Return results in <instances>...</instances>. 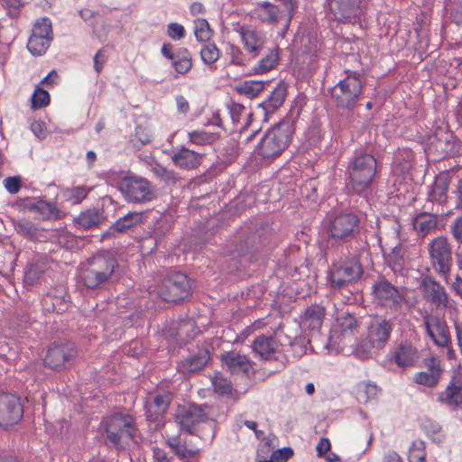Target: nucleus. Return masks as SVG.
Returning <instances> with one entry per match:
<instances>
[{
  "label": "nucleus",
  "instance_id": "1",
  "mask_svg": "<svg viewBox=\"0 0 462 462\" xmlns=\"http://www.w3.org/2000/svg\"><path fill=\"white\" fill-rule=\"evenodd\" d=\"M106 441L116 449H125L137 443V430L129 414L116 413L104 420Z\"/></svg>",
  "mask_w": 462,
  "mask_h": 462
},
{
  "label": "nucleus",
  "instance_id": "2",
  "mask_svg": "<svg viewBox=\"0 0 462 462\" xmlns=\"http://www.w3.org/2000/svg\"><path fill=\"white\" fill-rule=\"evenodd\" d=\"M116 266V261L109 254H95L81 264V281L87 288H98L112 278Z\"/></svg>",
  "mask_w": 462,
  "mask_h": 462
},
{
  "label": "nucleus",
  "instance_id": "3",
  "mask_svg": "<svg viewBox=\"0 0 462 462\" xmlns=\"http://www.w3.org/2000/svg\"><path fill=\"white\" fill-rule=\"evenodd\" d=\"M377 162L375 158L368 153L356 156L348 166L347 189L356 194L369 190L375 177Z\"/></svg>",
  "mask_w": 462,
  "mask_h": 462
},
{
  "label": "nucleus",
  "instance_id": "4",
  "mask_svg": "<svg viewBox=\"0 0 462 462\" xmlns=\"http://www.w3.org/2000/svg\"><path fill=\"white\" fill-rule=\"evenodd\" d=\"M292 128L289 123L282 122L269 129L257 146L263 157H274L281 154L289 145Z\"/></svg>",
  "mask_w": 462,
  "mask_h": 462
},
{
  "label": "nucleus",
  "instance_id": "5",
  "mask_svg": "<svg viewBox=\"0 0 462 462\" xmlns=\"http://www.w3.org/2000/svg\"><path fill=\"white\" fill-rule=\"evenodd\" d=\"M391 331L392 324L389 320L381 318L373 320L369 326L367 337L356 346V355L364 358L370 355L374 347H382L390 337Z\"/></svg>",
  "mask_w": 462,
  "mask_h": 462
},
{
  "label": "nucleus",
  "instance_id": "6",
  "mask_svg": "<svg viewBox=\"0 0 462 462\" xmlns=\"http://www.w3.org/2000/svg\"><path fill=\"white\" fill-rule=\"evenodd\" d=\"M330 93L337 106L352 109L362 93V82L357 76H347L334 86Z\"/></svg>",
  "mask_w": 462,
  "mask_h": 462
},
{
  "label": "nucleus",
  "instance_id": "7",
  "mask_svg": "<svg viewBox=\"0 0 462 462\" xmlns=\"http://www.w3.org/2000/svg\"><path fill=\"white\" fill-rule=\"evenodd\" d=\"M191 285L184 273H176L166 278L158 289V295L165 301L178 302L188 298Z\"/></svg>",
  "mask_w": 462,
  "mask_h": 462
},
{
  "label": "nucleus",
  "instance_id": "8",
  "mask_svg": "<svg viewBox=\"0 0 462 462\" xmlns=\"http://www.w3.org/2000/svg\"><path fill=\"white\" fill-rule=\"evenodd\" d=\"M363 273L361 264L356 260H347L335 263L329 273L331 286L342 289L360 279Z\"/></svg>",
  "mask_w": 462,
  "mask_h": 462
},
{
  "label": "nucleus",
  "instance_id": "9",
  "mask_svg": "<svg viewBox=\"0 0 462 462\" xmlns=\"http://www.w3.org/2000/svg\"><path fill=\"white\" fill-rule=\"evenodd\" d=\"M358 217L349 212L340 213L330 221L328 229L330 236L336 240L347 241L356 232Z\"/></svg>",
  "mask_w": 462,
  "mask_h": 462
},
{
  "label": "nucleus",
  "instance_id": "10",
  "mask_svg": "<svg viewBox=\"0 0 462 462\" xmlns=\"http://www.w3.org/2000/svg\"><path fill=\"white\" fill-rule=\"evenodd\" d=\"M208 419L202 408L194 404L180 405L175 413L176 422L182 430L190 433L197 430L199 424L206 422Z\"/></svg>",
  "mask_w": 462,
  "mask_h": 462
},
{
  "label": "nucleus",
  "instance_id": "11",
  "mask_svg": "<svg viewBox=\"0 0 462 462\" xmlns=\"http://www.w3.org/2000/svg\"><path fill=\"white\" fill-rule=\"evenodd\" d=\"M430 254L435 270L444 275L450 272L451 249L448 239L436 237L430 245Z\"/></svg>",
  "mask_w": 462,
  "mask_h": 462
},
{
  "label": "nucleus",
  "instance_id": "12",
  "mask_svg": "<svg viewBox=\"0 0 462 462\" xmlns=\"http://www.w3.org/2000/svg\"><path fill=\"white\" fill-rule=\"evenodd\" d=\"M424 371L417 372L412 381L420 385L434 388L438 385L444 372L441 360L437 356H430L423 359Z\"/></svg>",
  "mask_w": 462,
  "mask_h": 462
},
{
  "label": "nucleus",
  "instance_id": "13",
  "mask_svg": "<svg viewBox=\"0 0 462 462\" xmlns=\"http://www.w3.org/2000/svg\"><path fill=\"white\" fill-rule=\"evenodd\" d=\"M121 189L128 199L134 202L149 201L153 198L151 184L143 178H125L121 182Z\"/></svg>",
  "mask_w": 462,
  "mask_h": 462
},
{
  "label": "nucleus",
  "instance_id": "14",
  "mask_svg": "<svg viewBox=\"0 0 462 462\" xmlns=\"http://www.w3.org/2000/svg\"><path fill=\"white\" fill-rule=\"evenodd\" d=\"M23 413V410L17 396L11 393L0 394V426L6 428L17 423Z\"/></svg>",
  "mask_w": 462,
  "mask_h": 462
},
{
  "label": "nucleus",
  "instance_id": "15",
  "mask_svg": "<svg viewBox=\"0 0 462 462\" xmlns=\"http://www.w3.org/2000/svg\"><path fill=\"white\" fill-rule=\"evenodd\" d=\"M373 293L376 301L385 307H399L403 300L402 293L386 280L374 282Z\"/></svg>",
  "mask_w": 462,
  "mask_h": 462
},
{
  "label": "nucleus",
  "instance_id": "16",
  "mask_svg": "<svg viewBox=\"0 0 462 462\" xmlns=\"http://www.w3.org/2000/svg\"><path fill=\"white\" fill-rule=\"evenodd\" d=\"M420 286L423 290L424 298L430 301L438 310H444L449 307V298L445 288L431 277L424 278Z\"/></svg>",
  "mask_w": 462,
  "mask_h": 462
},
{
  "label": "nucleus",
  "instance_id": "17",
  "mask_svg": "<svg viewBox=\"0 0 462 462\" xmlns=\"http://www.w3.org/2000/svg\"><path fill=\"white\" fill-rule=\"evenodd\" d=\"M77 351L71 343L51 346L44 359L45 365L51 369L65 367V364L76 356Z\"/></svg>",
  "mask_w": 462,
  "mask_h": 462
},
{
  "label": "nucleus",
  "instance_id": "18",
  "mask_svg": "<svg viewBox=\"0 0 462 462\" xmlns=\"http://www.w3.org/2000/svg\"><path fill=\"white\" fill-rule=\"evenodd\" d=\"M424 326L427 334L437 346L442 347L448 346L450 337L445 320L436 316H426L424 318Z\"/></svg>",
  "mask_w": 462,
  "mask_h": 462
},
{
  "label": "nucleus",
  "instance_id": "19",
  "mask_svg": "<svg viewBox=\"0 0 462 462\" xmlns=\"http://www.w3.org/2000/svg\"><path fill=\"white\" fill-rule=\"evenodd\" d=\"M240 37L245 51L253 56H256L264 45L263 35L251 26H242L240 28Z\"/></svg>",
  "mask_w": 462,
  "mask_h": 462
},
{
  "label": "nucleus",
  "instance_id": "20",
  "mask_svg": "<svg viewBox=\"0 0 462 462\" xmlns=\"http://www.w3.org/2000/svg\"><path fill=\"white\" fill-rule=\"evenodd\" d=\"M462 378L454 377L447 388L438 395V401L449 407H457L462 403Z\"/></svg>",
  "mask_w": 462,
  "mask_h": 462
},
{
  "label": "nucleus",
  "instance_id": "21",
  "mask_svg": "<svg viewBox=\"0 0 462 462\" xmlns=\"http://www.w3.org/2000/svg\"><path fill=\"white\" fill-rule=\"evenodd\" d=\"M285 96L286 87L284 84L280 83L273 89L269 98L258 106V113L262 115L265 120L269 114L274 113L282 105Z\"/></svg>",
  "mask_w": 462,
  "mask_h": 462
},
{
  "label": "nucleus",
  "instance_id": "22",
  "mask_svg": "<svg viewBox=\"0 0 462 462\" xmlns=\"http://www.w3.org/2000/svg\"><path fill=\"white\" fill-rule=\"evenodd\" d=\"M221 359L232 373L247 374L253 370L252 362L245 356L238 353L226 352L221 356Z\"/></svg>",
  "mask_w": 462,
  "mask_h": 462
},
{
  "label": "nucleus",
  "instance_id": "23",
  "mask_svg": "<svg viewBox=\"0 0 462 462\" xmlns=\"http://www.w3.org/2000/svg\"><path fill=\"white\" fill-rule=\"evenodd\" d=\"M359 0H328V7L334 18L344 21L355 14Z\"/></svg>",
  "mask_w": 462,
  "mask_h": 462
},
{
  "label": "nucleus",
  "instance_id": "24",
  "mask_svg": "<svg viewBox=\"0 0 462 462\" xmlns=\"http://www.w3.org/2000/svg\"><path fill=\"white\" fill-rule=\"evenodd\" d=\"M203 154L188 148H181L173 156V162L184 170H193L199 167L202 162Z\"/></svg>",
  "mask_w": 462,
  "mask_h": 462
},
{
  "label": "nucleus",
  "instance_id": "25",
  "mask_svg": "<svg viewBox=\"0 0 462 462\" xmlns=\"http://www.w3.org/2000/svg\"><path fill=\"white\" fill-rule=\"evenodd\" d=\"M419 358V351L410 343L401 344L394 354V361L401 367L413 366Z\"/></svg>",
  "mask_w": 462,
  "mask_h": 462
},
{
  "label": "nucleus",
  "instance_id": "26",
  "mask_svg": "<svg viewBox=\"0 0 462 462\" xmlns=\"http://www.w3.org/2000/svg\"><path fill=\"white\" fill-rule=\"evenodd\" d=\"M279 344L273 336H260L254 339L253 349L262 359H271L278 351Z\"/></svg>",
  "mask_w": 462,
  "mask_h": 462
},
{
  "label": "nucleus",
  "instance_id": "27",
  "mask_svg": "<svg viewBox=\"0 0 462 462\" xmlns=\"http://www.w3.org/2000/svg\"><path fill=\"white\" fill-rule=\"evenodd\" d=\"M208 350L206 348L199 349L198 353L189 358L182 360L179 364L178 369L183 374L194 373L201 369L208 363Z\"/></svg>",
  "mask_w": 462,
  "mask_h": 462
},
{
  "label": "nucleus",
  "instance_id": "28",
  "mask_svg": "<svg viewBox=\"0 0 462 462\" xmlns=\"http://www.w3.org/2000/svg\"><path fill=\"white\" fill-rule=\"evenodd\" d=\"M171 402L169 393L159 394L153 397L152 401L148 402L146 409V417L149 420H157L166 411Z\"/></svg>",
  "mask_w": 462,
  "mask_h": 462
},
{
  "label": "nucleus",
  "instance_id": "29",
  "mask_svg": "<svg viewBox=\"0 0 462 462\" xmlns=\"http://www.w3.org/2000/svg\"><path fill=\"white\" fill-rule=\"evenodd\" d=\"M264 12V19L269 23L278 20L280 14L284 12H290L292 8L291 0H282L281 5H275L269 2H263L260 5Z\"/></svg>",
  "mask_w": 462,
  "mask_h": 462
},
{
  "label": "nucleus",
  "instance_id": "30",
  "mask_svg": "<svg viewBox=\"0 0 462 462\" xmlns=\"http://www.w3.org/2000/svg\"><path fill=\"white\" fill-rule=\"evenodd\" d=\"M437 226V219L431 214L423 213L413 220V227L419 236H424Z\"/></svg>",
  "mask_w": 462,
  "mask_h": 462
},
{
  "label": "nucleus",
  "instance_id": "31",
  "mask_svg": "<svg viewBox=\"0 0 462 462\" xmlns=\"http://www.w3.org/2000/svg\"><path fill=\"white\" fill-rule=\"evenodd\" d=\"M171 427V424L164 425V427H163L164 434L167 438V441H168L169 445L174 449L175 453L180 458L185 459V458L192 457L196 454V451H194L192 449H189L185 446L180 445V443L179 442L177 438L174 435L171 434V432H170Z\"/></svg>",
  "mask_w": 462,
  "mask_h": 462
},
{
  "label": "nucleus",
  "instance_id": "32",
  "mask_svg": "<svg viewBox=\"0 0 462 462\" xmlns=\"http://www.w3.org/2000/svg\"><path fill=\"white\" fill-rule=\"evenodd\" d=\"M325 315V309L320 306H311L305 312V324L315 330L320 328Z\"/></svg>",
  "mask_w": 462,
  "mask_h": 462
},
{
  "label": "nucleus",
  "instance_id": "33",
  "mask_svg": "<svg viewBox=\"0 0 462 462\" xmlns=\"http://www.w3.org/2000/svg\"><path fill=\"white\" fill-rule=\"evenodd\" d=\"M264 88V82L260 80H245L236 85V90L249 98L256 97Z\"/></svg>",
  "mask_w": 462,
  "mask_h": 462
},
{
  "label": "nucleus",
  "instance_id": "34",
  "mask_svg": "<svg viewBox=\"0 0 462 462\" xmlns=\"http://www.w3.org/2000/svg\"><path fill=\"white\" fill-rule=\"evenodd\" d=\"M102 220V213L99 210L88 209L82 212L76 221L79 226L87 229L98 225Z\"/></svg>",
  "mask_w": 462,
  "mask_h": 462
},
{
  "label": "nucleus",
  "instance_id": "35",
  "mask_svg": "<svg viewBox=\"0 0 462 462\" xmlns=\"http://www.w3.org/2000/svg\"><path fill=\"white\" fill-rule=\"evenodd\" d=\"M143 221V214L141 212H131L125 217L119 218L114 225L118 232H124L128 228L139 224Z\"/></svg>",
  "mask_w": 462,
  "mask_h": 462
},
{
  "label": "nucleus",
  "instance_id": "36",
  "mask_svg": "<svg viewBox=\"0 0 462 462\" xmlns=\"http://www.w3.org/2000/svg\"><path fill=\"white\" fill-rule=\"evenodd\" d=\"M51 43L49 38L31 35L27 48L33 55H42L48 50Z\"/></svg>",
  "mask_w": 462,
  "mask_h": 462
},
{
  "label": "nucleus",
  "instance_id": "37",
  "mask_svg": "<svg viewBox=\"0 0 462 462\" xmlns=\"http://www.w3.org/2000/svg\"><path fill=\"white\" fill-rule=\"evenodd\" d=\"M16 231L31 240H40L39 229L31 221L21 220L15 224Z\"/></svg>",
  "mask_w": 462,
  "mask_h": 462
},
{
  "label": "nucleus",
  "instance_id": "38",
  "mask_svg": "<svg viewBox=\"0 0 462 462\" xmlns=\"http://www.w3.org/2000/svg\"><path fill=\"white\" fill-rule=\"evenodd\" d=\"M279 59L278 51L271 50L265 57H263L259 64L254 68L256 73H264L272 69L277 63Z\"/></svg>",
  "mask_w": 462,
  "mask_h": 462
},
{
  "label": "nucleus",
  "instance_id": "39",
  "mask_svg": "<svg viewBox=\"0 0 462 462\" xmlns=\"http://www.w3.org/2000/svg\"><path fill=\"white\" fill-rule=\"evenodd\" d=\"M337 325L344 337H350L356 328V319L351 314L346 313L337 318Z\"/></svg>",
  "mask_w": 462,
  "mask_h": 462
},
{
  "label": "nucleus",
  "instance_id": "40",
  "mask_svg": "<svg viewBox=\"0 0 462 462\" xmlns=\"http://www.w3.org/2000/svg\"><path fill=\"white\" fill-rule=\"evenodd\" d=\"M44 273V265L42 263H36L28 267L24 275V282L28 285L35 284Z\"/></svg>",
  "mask_w": 462,
  "mask_h": 462
},
{
  "label": "nucleus",
  "instance_id": "41",
  "mask_svg": "<svg viewBox=\"0 0 462 462\" xmlns=\"http://www.w3.org/2000/svg\"><path fill=\"white\" fill-rule=\"evenodd\" d=\"M194 33L198 41H208L212 36V30L208 21L205 19H197L195 21Z\"/></svg>",
  "mask_w": 462,
  "mask_h": 462
},
{
  "label": "nucleus",
  "instance_id": "42",
  "mask_svg": "<svg viewBox=\"0 0 462 462\" xmlns=\"http://www.w3.org/2000/svg\"><path fill=\"white\" fill-rule=\"evenodd\" d=\"M51 23L46 18H41L34 23L32 35L49 38L51 41Z\"/></svg>",
  "mask_w": 462,
  "mask_h": 462
},
{
  "label": "nucleus",
  "instance_id": "43",
  "mask_svg": "<svg viewBox=\"0 0 462 462\" xmlns=\"http://www.w3.org/2000/svg\"><path fill=\"white\" fill-rule=\"evenodd\" d=\"M32 108L33 110H37L42 108L49 105L50 103V95L48 91L44 90L42 88H37L31 98Z\"/></svg>",
  "mask_w": 462,
  "mask_h": 462
},
{
  "label": "nucleus",
  "instance_id": "44",
  "mask_svg": "<svg viewBox=\"0 0 462 462\" xmlns=\"http://www.w3.org/2000/svg\"><path fill=\"white\" fill-rule=\"evenodd\" d=\"M177 60H173L172 65L174 66L176 71L180 74L187 73L192 66L191 57L187 50L182 51V55L178 54Z\"/></svg>",
  "mask_w": 462,
  "mask_h": 462
},
{
  "label": "nucleus",
  "instance_id": "45",
  "mask_svg": "<svg viewBox=\"0 0 462 462\" xmlns=\"http://www.w3.org/2000/svg\"><path fill=\"white\" fill-rule=\"evenodd\" d=\"M189 139L194 144L206 145L212 143L217 136L205 131H193L189 133Z\"/></svg>",
  "mask_w": 462,
  "mask_h": 462
},
{
  "label": "nucleus",
  "instance_id": "46",
  "mask_svg": "<svg viewBox=\"0 0 462 462\" xmlns=\"http://www.w3.org/2000/svg\"><path fill=\"white\" fill-rule=\"evenodd\" d=\"M219 50L215 44H206L200 51L202 60L207 64H212L219 59Z\"/></svg>",
  "mask_w": 462,
  "mask_h": 462
},
{
  "label": "nucleus",
  "instance_id": "47",
  "mask_svg": "<svg viewBox=\"0 0 462 462\" xmlns=\"http://www.w3.org/2000/svg\"><path fill=\"white\" fill-rule=\"evenodd\" d=\"M215 391L219 394H227L231 393L232 384L231 382L222 376L221 374H216L212 380Z\"/></svg>",
  "mask_w": 462,
  "mask_h": 462
},
{
  "label": "nucleus",
  "instance_id": "48",
  "mask_svg": "<svg viewBox=\"0 0 462 462\" xmlns=\"http://www.w3.org/2000/svg\"><path fill=\"white\" fill-rule=\"evenodd\" d=\"M87 193V189L83 187L69 189L65 191L67 199L74 204L82 201L86 198Z\"/></svg>",
  "mask_w": 462,
  "mask_h": 462
},
{
  "label": "nucleus",
  "instance_id": "49",
  "mask_svg": "<svg viewBox=\"0 0 462 462\" xmlns=\"http://www.w3.org/2000/svg\"><path fill=\"white\" fill-rule=\"evenodd\" d=\"M134 136L143 145L151 142L152 133L150 128L138 125L135 129Z\"/></svg>",
  "mask_w": 462,
  "mask_h": 462
},
{
  "label": "nucleus",
  "instance_id": "50",
  "mask_svg": "<svg viewBox=\"0 0 462 462\" xmlns=\"http://www.w3.org/2000/svg\"><path fill=\"white\" fill-rule=\"evenodd\" d=\"M292 455L291 448H283L273 451L271 457L273 462H286Z\"/></svg>",
  "mask_w": 462,
  "mask_h": 462
},
{
  "label": "nucleus",
  "instance_id": "51",
  "mask_svg": "<svg viewBox=\"0 0 462 462\" xmlns=\"http://www.w3.org/2000/svg\"><path fill=\"white\" fill-rule=\"evenodd\" d=\"M4 184L8 192L15 194L21 189V179L19 177H8L5 179Z\"/></svg>",
  "mask_w": 462,
  "mask_h": 462
},
{
  "label": "nucleus",
  "instance_id": "52",
  "mask_svg": "<svg viewBox=\"0 0 462 462\" xmlns=\"http://www.w3.org/2000/svg\"><path fill=\"white\" fill-rule=\"evenodd\" d=\"M184 27L177 23H171L168 26V34L173 40H180L184 37Z\"/></svg>",
  "mask_w": 462,
  "mask_h": 462
},
{
  "label": "nucleus",
  "instance_id": "53",
  "mask_svg": "<svg viewBox=\"0 0 462 462\" xmlns=\"http://www.w3.org/2000/svg\"><path fill=\"white\" fill-rule=\"evenodd\" d=\"M152 171L156 176L162 178L163 180L167 182L174 180L175 179L173 171H169L161 165H156L155 167H153Z\"/></svg>",
  "mask_w": 462,
  "mask_h": 462
},
{
  "label": "nucleus",
  "instance_id": "54",
  "mask_svg": "<svg viewBox=\"0 0 462 462\" xmlns=\"http://www.w3.org/2000/svg\"><path fill=\"white\" fill-rule=\"evenodd\" d=\"M106 60V56L105 55L103 51H98L94 58V67L97 73H99L102 69L103 65Z\"/></svg>",
  "mask_w": 462,
  "mask_h": 462
},
{
  "label": "nucleus",
  "instance_id": "55",
  "mask_svg": "<svg viewBox=\"0 0 462 462\" xmlns=\"http://www.w3.org/2000/svg\"><path fill=\"white\" fill-rule=\"evenodd\" d=\"M317 452L319 457L324 456L330 448V442L328 439H321L317 445Z\"/></svg>",
  "mask_w": 462,
  "mask_h": 462
},
{
  "label": "nucleus",
  "instance_id": "56",
  "mask_svg": "<svg viewBox=\"0 0 462 462\" xmlns=\"http://www.w3.org/2000/svg\"><path fill=\"white\" fill-rule=\"evenodd\" d=\"M452 229L455 238L462 241V217L455 220Z\"/></svg>",
  "mask_w": 462,
  "mask_h": 462
},
{
  "label": "nucleus",
  "instance_id": "57",
  "mask_svg": "<svg viewBox=\"0 0 462 462\" xmlns=\"http://www.w3.org/2000/svg\"><path fill=\"white\" fill-rule=\"evenodd\" d=\"M153 457L156 462H170L166 452L158 447L153 448Z\"/></svg>",
  "mask_w": 462,
  "mask_h": 462
},
{
  "label": "nucleus",
  "instance_id": "58",
  "mask_svg": "<svg viewBox=\"0 0 462 462\" xmlns=\"http://www.w3.org/2000/svg\"><path fill=\"white\" fill-rule=\"evenodd\" d=\"M176 103H177L178 111L180 113L186 114L189 111V106L184 97H182V96L177 97Z\"/></svg>",
  "mask_w": 462,
  "mask_h": 462
},
{
  "label": "nucleus",
  "instance_id": "59",
  "mask_svg": "<svg viewBox=\"0 0 462 462\" xmlns=\"http://www.w3.org/2000/svg\"><path fill=\"white\" fill-rule=\"evenodd\" d=\"M375 392H376V387L374 385L368 384L364 389H361L358 392V398L361 401L366 402L367 401V394L369 393H375Z\"/></svg>",
  "mask_w": 462,
  "mask_h": 462
},
{
  "label": "nucleus",
  "instance_id": "60",
  "mask_svg": "<svg viewBox=\"0 0 462 462\" xmlns=\"http://www.w3.org/2000/svg\"><path fill=\"white\" fill-rule=\"evenodd\" d=\"M58 73L56 70L51 71L42 80V83L47 85H54L57 83Z\"/></svg>",
  "mask_w": 462,
  "mask_h": 462
},
{
  "label": "nucleus",
  "instance_id": "61",
  "mask_svg": "<svg viewBox=\"0 0 462 462\" xmlns=\"http://www.w3.org/2000/svg\"><path fill=\"white\" fill-rule=\"evenodd\" d=\"M191 327H192L191 321H184L180 325L179 330H178V337H180V339H181V340L183 339L182 335L185 334L187 332V330Z\"/></svg>",
  "mask_w": 462,
  "mask_h": 462
},
{
  "label": "nucleus",
  "instance_id": "62",
  "mask_svg": "<svg viewBox=\"0 0 462 462\" xmlns=\"http://www.w3.org/2000/svg\"><path fill=\"white\" fill-rule=\"evenodd\" d=\"M162 53L168 59L170 60H174L175 57L172 53V47L170 43H165L163 44L162 48Z\"/></svg>",
  "mask_w": 462,
  "mask_h": 462
},
{
  "label": "nucleus",
  "instance_id": "63",
  "mask_svg": "<svg viewBox=\"0 0 462 462\" xmlns=\"http://www.w3.org/2000/svg\"><path fill=\"white\" fill-rule=\"evenodd\" d=\"M384 462H402V461L397 453L392 451L385 455Z\"/></svg>",
  "mask_w": 462,
  "mask_h": 462
},
{
  "label": "nucleus",
  "instance_id": "64",
  "mask_svg": "<svg viewBox=\"0 0 462 462\" xmlns=\"http://www.w3.org/2000/svg\"><path fill=\"white\" fill-rule=\"evenodd\" d=\"M446 189H447L446 183L443 182L442 184H440L439 181H437L433 188V193L434 194L439 193L441 196L442 194H444Z\"/></svg>",
  "mask_w": 462,
  "mask_h": 462
}]
</instances>
